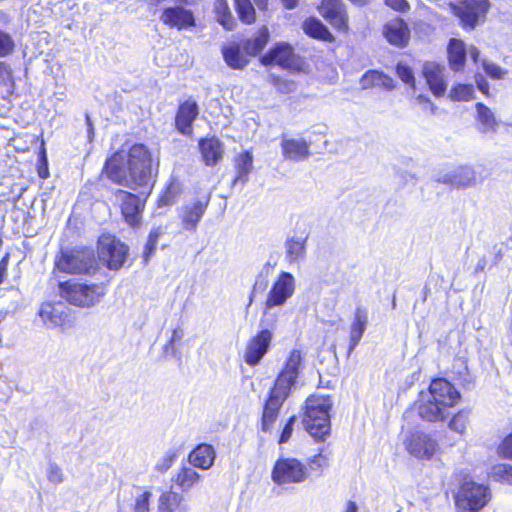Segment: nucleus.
Wrapping results in <instances>:
<instances>
[{
	"label": "nucleus",
	"instance_id": "32",
	"mask_svg": "<svg viewBox=\"0 0 512 512\" xmlns=\"http://www.w3.org/2000/svg\"><path fill=\"white\" fill-rule=\"evenodd\" d=\"M269 40L268 28L263 26L259 29L257 35L252 39H247L243 43V50L250 56L258 55L266 46Z\"/></svg>",
	"mask_w": 512,
	"mask_h": 512
},
{
	"label": "nucleus",
	"instance_id": "52",
	"mask_svg": "<svg viewBox=\"0 0 512 512\" xmlns=\"http://www.w3.org/2000/svg\"><path fill=\"white\" fill-rule=\"evenodd\" d=\"M482 65H483L484 71L491 78L501 79L503 77V75L505 74L504 71L501 69V67L493 62L484 60Z\"/></svg>",
	"mask_w": 512,
	"mask_h": 512
},
{
	"label": "nucleus",
	"instance_id": "49",
	"mask_svg": "<svg viewBox=\"0 0 512 512\" xmlns=\"http://www.w3.org/2000/svg\"><path fill=\"white\" fill-rule=\"evenodd\" d=\"M47 477H48V480L53 484H60L63 482L62 470L54 462H50L48 464Z\"/></svg>",
	"mask_w": 512,
	"mask_h": 512
},
{
	"label": "nucleus",
	"instance_id": "5",
	"mask_svg": "<svg viewBox=\"0 0 512 512\" xmlns=\"http://www.w3.org/2000/svg\"><path fill=\"white\" fill-rule=\"evenodd\" d=\"M277 322V316L274 313L264 311L260 321V330L247 343L244 360L250 366L258 365L268 352L272 339L273 329Z\"/></svg>",
	"mask_w": 512,
	"mask_h": 512
},
{
	"label": "nucleus",
	"instance_id": "25",
	"mask_svg": "<svg viewBox=\"0 0 512 512\" xmlns=\"http://www.w3.org/2000/svg\"><path fill=\"white\" fill-rule=\"evenodd\" d=\"M199 149L207 166H215L222 159V143L215 137L201 139L199 141Z\"/></svg>",
	"mask_w": 512,
	"mask_h": 512
},
{
	"label": "nucleus",
	"instance_id": "24",
	"mask_svg": "<svg viewBox=\"0 0 512 512\" xmlns=\"http://www.w3.org/2000/svg\"><path fill=\"white\" fill-rule=\"evenodd\" d=\"M215 457L216 453L213 446L204 443L190 452L188 460L193 467L207 470L214 464Z\"/></svg>",
	"mask_w": 512,
	"mask_h": 512
},
{
	"label": "nucleus",
	"instance_id": "21",
	"mask_svg": "<svg viewBox=\"0 0 512 512\" xmlns=\"http://www.w3.org/2000/svg\"><path fill=\"white\" fill-rule=\"evenodd\" d=\"M444 71L445 68L435 62H426L423 66V75L431 92L436 97L443 96L447 88Z\"/></svg>",
	"mask_w": 512,
	"mask_h": 512
},
{
	"label": "nucleus",
	"instance_id": "16",
	"mask_svg": "<svg viewBox=\"0 0 512 512\" xmlns=\"http://www.w3.org/2000/svg\"><path fill=\"white\" fill-rule=\"evenodd\" d=\"M160 20L165 25L179 30L194 26L195 24L193 13L181 5L165 8L160 16Z\"/></svg>",
	"mask_w": 512,
	"mask_h": 512
},
{
	"label": "nucleus",
	"instance_id": "7",
	"mask_svg": "<svg viewBox=\"0 0 512 512\" xmlns=\"http://www.w3.org/2000/svg\"><path fill=\"white\" fill-rule=\"evenodd\" d=\"M56 267L69 274H91L96 271L97 262L91 249L62 252L56 261Z\"/></svg>",
	"mask_w": 512,
	"mask_h": 512
},
{
	"label": "nucleus",
	"instance_id": "56",
	"mask_svg": "<svg viewBox=\"0 0 512 512\" xmlns=\"http://www.w3.org/2000/svg\"><path fill=\"white\" fill-rule=\"evenodd\" d=\"M385 4L392 9L405 12L409 9V3L406 0H384Z\"/></svg>",
	"mask_w": 512,
	"mask_h": 512
},
{
	"label": "nucleus",
	"instance_id": "38",
	"mask_svg": "<svg viewBox=\"0 0 512 512\" xmlns=\"http://www.w3.org/2000/svg\"><path fill=\"white\" fill-rule=\"evenodd\" d=\"M236 11L241 21L251 24L255 21L256 13L250 0H234Z\"/></svg>",
	"mask_w": 512,
	"mask_h": 512
},
{
	"label": "nucleus",
	"instance_id": "22",
	"mask_svg": "<svg viewBox=\"0 0 512 512\" xmlns=\"http://www.w3.org/2000/svg\"><path fill=\"white\" fill-rule=\"evenodd\" d=\"M199 114V108L195 101L187 100L182 103L175 117V126L183 135L192 133V123Z\"/></svg>",
	"mask_w": 512,
	"mask_h": 512
},
{
	"label": "nucleus",
	"instance_id": "42",
	"mask_svg": "<svg viewBox=\"0 0 512 512\" xmlns=\"http://www.w3.org/2000/svg\"><path fill=\"white\" fill-rule=\"evenodd\" d=\"M469 413L467 411H459L453 416L449 422V428L459 434H463L468 423Z\"/></svg>",
	"mask_w": 512,
	"mask_h": 512
},
{
	"label": "nucleus",
	"instance_id": "13",
	"mask_svg": "<svg viewBox=\"0 0 512 512\" xmlns=\"http://www.w3.org/2000/svg\"><path fill=\"white\" fill-rule=\"evenodd\" d=\"M405 447L415 458L429 460L435 454L438 444L428 434L416 431L407 437Z\"/></svg>",
	"mask_w": 512,
	"mask_h": 512
},
{
	"label": "nucleus",
	"instance_id": "53",
	"mask_svg": "<svg viewBox=\"0 0 512 512\" xmlns=\"http://www.w3.org/2000/svg\"><path fill=\"white\" fill-rule=\"evenodd\" d=\"M377 77L378 71H368L365 73L360 80L362 88L367 89L371 86H376Z\"/></svg>",
	"mask_w": 512,
	"mask_h": 512
},
{
	"label": "nucleus",
	"instance_id": "35",
	"mask_svg": "<svg viewBox=\"0 0 512 512\" xmlns=\"http://www.w3.org/2000/svg\"><path fill=\"white\" fill-rule=\"evenodd\" d=\"M215 12L217 14L218 22L226 29L233 30L236 26V20L233 17L227 0H216L215 2Z\"/></svg>",
	"mask_w": 512,
	"mask_h": 512
},
{
	"label": "nucleus",
	"instance_id": "11",
	"mask_svg": "<svg viewBox=\"0 0 512 512\" xmlns=\"http://www.w3.org/2000/svg\"><path fill=\"white\" fill-rule=\"evenodd\" d=\"M295 291V279L289 272H282L272 285L266 302L265 311L278 306H283L292 297Z\"/></svg>",
	"mask_w": 512,
	"mask_h": 512
},
{
	"label": "nucleus",
	"instance_id": "47",
	"mask_svg": "<svg viewBox=\"0 0 512 512\" xmlns=\"http://www.w3.org/2000/svg\"><path fill=\"white\" fill-rule=\"evenodd\" d=\"M497 452L500 457L512 460V432L502 440Z\"/></svg>",
	"mask_w": 512,
	"mask_h": 512
},
{
	"label": "nucleus",
	"instance_id": "29",
	"mask_svg": "<svg viewBox=\"0 0 512 512\" xmlns=\"http://www.w3.org/2000/svg\"><path fill=\"white\" fill-rule=\"evenodd\" d=\"M478 130L483 134L496 133L498 123L490 108L483 103H476Z\"/></svg>",
	"mask_w": 512,
	"mask_h": 512
},
{
	"label": "nucleus",
	"instance_id": "3",
	"mask_svg": "<svg viewBox=\"0 0 512 512\" xmlns=\"http://www.w3.org/2000/svg\"><path fill=\"white\" fill-rule=\"evenodd\" d=\"M331 407L332 401L329 396L311 395L306 400L302 422L306 431L316 441H324L330 435Z\"/></svg>",
	"mask_w": 512,
	"mask_h": 512
},
{
	"label": "nucleus",
	"instance_id": "19",
	"mask_svg": "<svg viewBox=\"0 0 512 512\" xmlns=\"http://www.w3.org/2000/svg\"><path fill=\"white\" fill-rule=\"evenodd\" d=\"M320 14L336 28H347L348 17L340 0H322Z\"/></svg>",
	"mask_w": 512,
	"mask_h": 512
},
{
	"label": "nucleus",
	"instance_id": "33",
	"mask_svg": "<svg viewBox=\"0 0 512 512\" xmlns=\"http://www.w3.org/2000/svg\"><path fill=\"white\" fill-rule=\"evenodd\" d=\"M222 53L227 65L233 69H243L248 63L238 45L224 47Z\"/></svg>",
	"mask_w": 512,
	"mask_h": 512
},
{
	"label": "nucleus",
	"instance_id": "51",
	"mask_svg": "<svg viewBox=\"0 0 512 512\" xmlns=\"http://www.w3.org/2000/svg\"><path fill=\"white\" fill-rule=\"evenodd\" d=\"M328 464V458L322 453H319L309 461V469L311 471H316L318 474H320L323 468L327 467Z\"/></svg>",
	"mask_w": 512,
	"mask_h": 512
},
{
	"label": "nucleus",
	"instance_id": "43",
	"mask_svg": "<svg viewBox=\"0 0 512 512\" xmlns=\"http://www.w3.org/2000/svg\"><path fill=\"white\" fill-rule=\"evenodd\" d=\"M473 87L471 85L459 84L450 91V98L455 101H468L472 98Z\"/></svg>",
	"mask_w": 512,
	"mask_h": 512
},
{
	"label": "nucleus",
	"instance_id": "54",
	"mask_svg": "<svg viewBox=\"0 0 512 512\" xmlns=\"http://www.w3.org/2000/svg\"><path fill=\"white\" fill-rule=\"evenodd\" d=\"M295 421H296L295 416H292L289 418L288 422L286 423L285 427L282 430V433H281L280 439H279V443H286L290 439Z\"/></svg>",
	"mask_w": 512,
	"mask_h": 512
},
{
	"label": "nucleus",
	"instance_id": "31",
	"mask_svg": "<svg viewBox=\"0 0 512 512\" xmlns=\"http://www.w3.org/2000/svg\"><path fill=\"white\" fill-rule=\"evenodd\" d=\"M39 316L48 328L59 327L64 322L60 305H53L51 303L42 304L39 310Z\"/></svg>",
	"mask_w": 512,
	"mask_h": 512
},
{
	"label": "nucleus",
	"instance_id": "18",
	"mask_svg": "<svg viewBox=\"0 0 512 512\" xmlns=\"http://www.w3.org/2000/svg\"><path fill=\"white\" fill-rule=\"evenodd\" d=\"M208 204L209 197H206L204 200H197L182 207L181 221L184 230L190 232L196 230L197 225L203 217Z\"/></svg>",
	"mask_w": 512,
	"mask_h": 512
},
{
	"label": "nucleus",
	"instance_id": "40",
	"mask_svg": "<svg viewBox=\"0 0 512 512\" xmlns=\"http://www.w3.org/2000/svg\"><path fill=\"white\" fill-rule=\"evenodd\" d=\"M368 323V314L366 310L357 308L356 312L354 313V347L358 343V341L361 339L365 329L366 325Z\"/></svg>",
	"mask_w": 512,
	"mask_h": 512
},
{
	"label": "nucleus",
	"instance_id": "39",
	"mask_svg": "<svg viewBox=\"0 0 512 512\" xmlns=\"http://www.w3.org/2000/svg\"><path fill=\"white\" fill-rule=\"evenodd\" d=\"M490 476L498 482L512 485V465L498 463L492 466Z\"/></svg>",
	"mask_w": 512,
	"mask_h": 512
},
{
	"label": "nucleus",
	"instance_id": "58",
	"mask_svg": "<svg viewBox=\"0 0 512 512\" xmlns=\"http://www.w3.org/2000/svg\"><path fill=\"white\" fill-rule=\"evenodd\" d=\"M8 255L4 256L0 261V284L3 282L8 267Z\"/></svg>",
	"mask_w": 512,
	"mask_h": 512
},
{
	"label": "nucleus",
	"instance_id": "27",
	"mask_svg": "<svg viewBox=\"0 0 512 512\" xmlns=\"http://www.w3.org/2000/svg\"><path fill=\"white\" fill-rule=\"evenodd\" d=\"M302 29L306 35L320 41L332 42L333 35L328 28L316 17H309L302 23Z\"/></svg>",
	"mask_w": 512,
	"mask_h": 512
},
{
	"label": "nucleus",
	"instance_id": "2",
	"mask_svg": "<svg viewBox=\"0 0 512 512\" xmlns=\"http://www.w3.org/2000/svg\"><path fill=\"white\" fill-rule=\"evenodd\" d=\"M460 399V393L446 379H434L426 394L421 395L418 405L419 416L428 422L444 421L449 415L448 409Z\"/></svg>",
	"mask_w": 512,
	"mask_h": 512
},
{
	"label": "nucleus",
	"instance_id": "61",
	"mask_svg": "<svg viewBox=\"0 0 512 512\" xmlns=\"http://www.w3.org/2000/svg\"><path fill=\"white\" fill-rule=\"evenodd\" d=\"M477 84H478V89L484 93V94H488V91H489V85L488 83L482 79L481 81H477Z\"/></svg>",
	"mask_w": 512,
	"mask_h": 512
},
{
	"label": "nucleus",
	"instance_id": "45",
	"mask_svg": "<svg viewBox=\"0 0 512 512\" xmlns=\"http://www.w3.org/2000/svg\"><path fill=\"white\" fill-rule=\"evenodd\" d=\"M396 73L405 84L415 89L414 73L408 65L401 62L398 63L396 66Z\"/></svg>",
	"mask_w": 512,
	"mask_h": 512
},
{
	"label": "nucleus",
	"instance_id": "6",
	"mask_svg": "<svg viewBox=\"0 0 512 512\" xmlns=\"http://www.w3.org/2000/svg\"><path fill=\"white\" fill-rule=\"evenodd\" d=\"M61 296L70 304L80 307H91L100 302L106 294L105 286L100 284H84L75 281L60 283Z\"/></svg>",
	"mask_w": 512,
	"mask_h": 512
},
{
	"label": "nucleus",
	"instance_id": "48",
	"mask_svg": "<svg viewBox=\"0 0 512 512\" xmlns=\"http://www.w3.org/2000/svg\"><path fill=\"white\" fill-rule=\"evenodd\" d=\"M152 493L145 491L135 499L133 512H149V501Z\"/></svg>",
	"mask_w": 512,
	"mask_h": 512
},
{
	"label": "nucleus",
	"instance_id": "41",
	"mask_svg": "<svg viewBox=\"0 0 512 512\" xmlns=\"http://www.w3.org/2000/svg\"><path fill=\"white\" fill-rule=\"evenodd\" d=\"M0 85L6 87L8 94H12L14 89L12 69L5 62H0Z\"/></svg>",
	"mask_w": 512,
	"mask_h": 512
},
{
	"label": "nucleus",
	"instance_id": "50",
	"mask_svg": "<svg viewBox=\"0 0 512 512\" xmlns=\"http://www.w3.org/2000/svg\"><path fill=\"white\" fill-rule=\"evenodd\" d=\"M278 413L274 410H270L267 406H264L262 415V430L268 432L273 423L276 421Z\"/></svg>",
	"mask_w": 512,
	"mask_h": 512
},
{
	"label": "nucleus",
	"instance_id": "63",
	"mask_svg": "<svg viewBox=\"0 0 512 512\" xmlns=\"http://www.w3.org/2000/svg\"><path fill=\"white\" fill-rule=\"evenodd\" d=\"M254 2L259 9H265L268 4V0H254Z\"/></svg>",
	"mask_w": 512,
	"mask_h": 512
},
{
	"label": "nucleus",
	"instance_id": "23",
	"mask_svg": "<svg viewBox=\"0 0 512 512\" xmlns=\"http://www.w3.org/2000/svg\"><path fill=\"white\" fill-rule=\"evenodd\" d=\"M383 33L387 41L397 47H405L410 38L408 25L400 18L388 21L384 26Z\"/></svg>",
	"mask_w": 512,
	"mask_h": 512
},
{
	"label": "nucleus",
	"instance_id": "1",
	"mask_svg": "<svg viewBox=\"0 0 512 512\" xmlns=\"http://www.w3.org/2000/svg\"><path fill=\"white\" fill-rule=\"evenodd\" d=\"M158 172L151 152L144 144H134L127 152L117 151L105 161L102 173L113 183L135 189L150 184Z\"/></svg>",
	"mask_w": 512,
	"mask_h": 512
},
{
	"label": "nucleus",
	"instance_id": "20",
	"mask_svg": "<svg viewBox=\"0 0 512 512\" xmlns=\"http://www.w3.org/2000/svg\"><path fill=\"white\" fill-rule=\"evenodd\" d=\"M437 181L458 189L473 187L477 182L475 171L469 166H462L450 173H446L440 176Z\"/></svg>",
	"mask_w": 512,
	"mask_h": 512
},
{
	"label": "nucleus",
	"instance_id": "12",
	"mask_svg": "<svg viewBox=\"0 0 512 512\" xmlns=\"http://www.w3.org/2000/svg\"><path fill=\"white\" fill-rule=\"evenodd\" d=\"M115 198L120 203L121 212L126 222L131 226L138 225L144 209V202L140 197L128 191L118 189L115 192Z\"/></svg>",
	"mask_w": 512,
	"mask_h": 512
},
{
	"label": "nucleus",
	"instance_id": "59",
	"mask_svg": "<svg viewBox=\"0 0 512 512\" xmlns=\"http://www.w3.org/2000/svg\"><path fill=\"white\" fill-rule=\"evenodd\" d=\"M466 52L469 54L471 59L476 63L480 56V51L475 46H470Z\"/></svg>",
	"mask_w": 512,
	"mask_h": 512
},
{
	"label": "nucleus",
	"instance_id": "36",
	"mask_svg": "<svg viewBox=\"0 0 512 512\" xmlns=\"http://www.w3.org/2000/svg\"><path fill=\"white\" fill-rule=\"evenodd\" d=\"M306 239L302 237L292 238L286 242L287 258L290 262L302 260L306 254Z\"/></svg>",
	"mask_w": 512,
	"mask_h": 512
},
{
	"label": "nucleus",
	"instance_id": "10",
	"mask_svg": "<svg viewBox=\"0 0 512 512\" xmlns=\"http://www.w3.org/2000/svg\"><path fill=\"white\" fill-rule=\"evenodd\" d=\"M453 14L460 19L464 29L472 30L478 24L480 17L484 16L489 7L488 0H470L455 5L450 3Z\"/></svg>",
	"mask_w": 512,
	"mask_h": 512
},
{
	"label": "nucleus",
	"instance_id": "28",
	"mask_svg": "<svg viewBox=\"0 0 512 512\" xmlns=\"http://www.w3.org/2000/svg\"><path fill=\"white\" fill-rule=\"evenodd\" d=\"M448 59L452 70L460 71L463 69L466 60V48L462 40L452 38L448 45Z\"/></svg>",
	"mask_w": 512,
	"mask_h": 512
},
{
	"label": "nucleus",
	"instance_id": "8",
	"mask_svg": "<svg viewBox=\"0 0 512 512\" xmlns=\"http://www.w3.org/2000/svg\"><path fill=\"white\" fill-rule=\"evenodd\" d=\"M490 500L488 487L474 481H464L456 496V505L464 511L477 512Z\"/></svg>",
	"mask_w": 512,
	"mask_h": 512
},
{
	"label": "nucleus",
	"instance_id": "14",
	"mask_svg": "<svg viewBox=\"0 0 512 512\" xmlns=\"http://www.w3.org/2000/svg\"><path fill=\"white\" fill-rule=\"evenodd\" d=\"M128 254V247L119 240L106 239L100 242L99 257L107 263L109 269H120Z\"/></svg>",
	"mask_w": 512,
	"mask_h": 512
},
{
	"label": "nucleus",
	"instance_id": "30",
	"mask_svg": "<svg viewBox=\"0 0 512 512\" xmlns=\"http://www.w3.org/2000/svg\"><path fill=\"white\" fill-rule=\"evenodd\" d=\"M253 169V156L249 151L241 153L236 158V177L233 180V185L241 183L245 185L249 179V174Z\"/></svg>",
	"mask_w": 512,
	"mask_h": 512
},
{
	"label": "nucleus",
	"instance_id": "4",
	"mask_svg": "<svg viewBox=\"0 0 512 512\" xmlns=\"http://www.w3.org/2000/svg\"><path fill=\"white\" fill-rule=\"evenodd\" d=\"M301 364L302 356L300 351H291L285 362L284 368L277 376L275 384L270 391L269 398L265 403V406L270 410H274L277 413L279 412L291 390L296 386Z\"/></svg>",
	"mask_w": 512,
	"mask_h": 512
},
{
	"label": "nucleus",
	"instance_id": "9",
	"mask_svg": "<svg viewBox=\"0 0 512 512\" xmlns=\"http://www.w3.org/2000/svg\"><path fill=\"white\" fill-rule=\"evenodd\" d=\"M308 476L307 467L295 458L278 459L271 473V478L277 485L302 483Z\"/></svg>",
	"mask_w": 512,
	"mask_h": 512
},
{
	"label": "nucleus",
	"instance_id": "26",
	"mask_svg": "<svg viewBox=\"0 0 512 512\" xmlns=\"http://www.w3.org/2000/svg\"><path fill=\"white\" fill-rule=\"evenodd\" d=\"M190 508L184 503V497L172 490L161 494L158 499V512H189Z\"/></svg>",
	"mask_w": 512,
	"mask_h": 512
},
{
	"label": "nucleus",
	"instance_id": "60",
	"mask_svg": "<svg viewBox=\"0 0 512 512\" xmlns=\"http://www.w3.org/2000/svg\"><path fill=\"white\" fill-rule=\"evenodd\" d=\"M85 120H86V125H87L88 137L90 140H92V138L94 136V127H93L91 118L88 114H86Z\"/></svg>",
	"mask_w": 512,
	"mask_h": 512
},
{
	"label": "nucleus",
	"instance_id": "64",
	"mask_svg": "<svg viewBox=\"0 0 512 512\" xmlns=\"http://www.w3.org/2000/svg\"><path fill=\"white\" fill-rule=\"evenodd\" d=\"M346 512H352V501L347 502Z\"/></svg>",
	"mask_w": 512,
	"mask_h": 512
},
{
	"label": "nucleus",
	"instance_id": "15",
	"mask_svg": "<svg viewBox=\"0 0 512 512\" xmlns=\"http://www.w3.org/2000/svg\"><path fill=\"white\" fill-rule=\"evenodd\" d=\"M281 151L285 160L302 162L310 156V144L303 138L281 137Z\"/></svg>",
	"mask_w": 512,
	"mask_h": 512
},
{
	"label": "nucleus",
	"instance_id": "37",
	"mask_svg": "<svg viewBox=\"0 0 512 512\" xmlns=\"http://www.w3.org/2000/svg\"><path fill=\"white\" fill-rule=\"evenodd\" d=\"M164 234H165V228H163L161 226L153 228L150 231L148 240L145 245L144 252H143V259H144L145 263H147L150 260V258L153 256V254L157 248L158 240Z\"/></svg>",
	"mask_w": 512,
	"mask_h": 512
},
{
	"label": "nucleus",
	"instance_id": "46",
	"mask_svg": "<svg viewBox=\"0 0 512 512\" xmlns=\"http://www.w3.org/2000/svg\"><path fill=\"white\" fill-rule=\"evenodd\" d=\"M414 104L419 106L425 115H433L437 109L431 100L422 94L415 97Z\"/></svg>",
	"mask_w": 512,
	"mask_h": 512
},
{
	"label": "nucleus",
	"instance_id": "34",
	"mask_svg": "<svg viewBox=\"0 0 512 512\" xmlns=\"http://www.w3.org/2000/svg\"><path fill=\"white\" fill-rule=\"evenodd\" d=\"M200 479L197 473L191 467H182L175 477V483L181 488L183 492L189 491Z\"/></svg>",
	"mask_w": 512,
	"mask_h": 512
},
{
	"label": "nucleus",
	"instance_id": "55",
	"mask_svg": "<svg viewBox=\"0 0 512 512\" xmlns=\"http://www.w3.org/2000/svg\"><path fill=\"white\" fill-rule=\"evenodd\" d=\"M376 86L383 87L387 90H392L394 88V80L391 77L378 72Z\"/></svg>",
	"mask_w": 512,
	"mask_h": 512
},
{
	"label": "nucleus",
	"instance_id": "62",
	"mask_svg": "<svg viewBox=\"0 0 512 512\" xmlns=\"http://www.w3.org/2000/svg\"><path fill=\"white\" fill-rule=\"evenodd\" d=\"M285 8L287 9H293L297 6L298 0H282Z\"/></svg>",
	"mask_w": 512,
	"mask_h": 512
},
{
	"label": "nucleus",
	"instance_id": "44",
	"mask_svg": "<svg viewBox=\"0 0 512 512\" xmlns=\"http://www.w3.org/2000/svg\"><path fill=\"white\" fill-rule=\"evenodd\" d=\"M15 49L13 37L6 31L0 29V58L9 56Z\"/></svg>",
	"mask_w": 512,
	"mask_h": 512
},
{
	"label": "nucleus",
	"instance_id": "57",
	"mask_svg": "<svg viewBox=\"0 0 512 512\" xmlns=\"http://www.w3.org/2000/svg\"><path fill=\"white\" fill-rule=\"evenodd\" d=\"M183 337V331L181 329H175L172 333L170 341L166 344L165 350L168 351L170 347L177 341H180Z\"/></svg>",
	"mask_w": 512,
	"mask_h": 512
},
{
	"label": "nucleus",
	"instance_id": "17",
	"mask_svg": "<svg viewBox=\"0 0 512 512\" xmlns=\"http://www.w3.org/2000/svg\"><path fill=\"white\" fill-rule=\"evenodd\" d=\"M294 51L290 44L277 43L265 55L261 57L264 65L277 64L283 68H290L294 63Z\"/></svg>",
	"mask_w": 512,
	"mask_h": 512
}]
</instances>
